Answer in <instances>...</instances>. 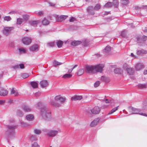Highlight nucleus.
Segmentation results:
<instances>
[{
	"label": "nucleus",
	"mask_w": 147,
	"mask_h": 147,
	"mask_svg": "<svg viewBox=\"0 0 147 147\" xmlns=\"http://www.w3.org/2000/svg\"><path fill=\"white\" fill-rule=\"evenodd\" d=\"M104 67L103 65L100 64L95 65H87L85 66V70L88 73L94 74L97 72H102Z\"/></svg>",
	"instance_id": "1"
},
{
	"label": "nucleus",
	"mask_w": 147,
	"mask_h": 147,
	"mask_svg": "<svg viewBox=\"0 0 147 147\" xmlns=\"http://www.w3.org/2000/svg\"><path fill=\"white\" fill-rule=\"evenodd\" d=\"M41 114L42 115L45 119L47 117H49L50 116V113L49 111L47 110V108H42L41 109Z\"/></svg>",
	"instance_id": "2"
},
{
	"label": "nucleus",
	"mask_w": 147,
	"mask_h": 147,
	"mask_svg": "<svg viewBox=\"0 0 147 147\" xmlns=\"http://www.w3.org/2000/svg\"><path fill=\"white\" fill-rule=\"evenodd\" d=\"M22 42L24 44L29 45L31 43L32 40L31 39L28 38L24 37L22 38Z\"/></svg>",
	"instance_id": "3"
},
{
	"label": "nucleus",
	"mask_w": 147,
	"mask_h": 147,
	"mask_svg": "<svg viewBox=\"0 0 147 147\" xmlns=\"http://www.w3.org/2000/svg\"><path fill=\"white\" fill-rule=\"evenodd\" d=\"M13 29V27H6L4 28L3 33L5 35H7L10 33L11 30Z\"/></svg>",
	"instance_id": "4"
},
{
	"label": "nucleus",
	"mask_w": 147,
	"mask_h": 147,
	"mask_svg": "<svg viewBox=\"0 0 147 147\" xmlns=\"http://www.w3.org/2000/svg\"><path fill=\"white\" fill-rule=\"evenodd\" d=\"M67 17V16L64 15H61L60 16H57L56 17V20L57 22H61L66 19Z\"/></svg>",
	"instance_id": "5"
},
{
	"label": "nucleus",
	"mask_w": 147,
	"mask_h": 147,
	"mask_svg": "<svg viewBox=\"0 0 147 147\" xmlns=\"http://www.w3.org/2000/svg\"><path fill=\"white\" fill-rule=\"evenodd\" d=\"M100 111V108L96 106L91 110V112L92 113L96 114H98Z\"/></svg>",
	"instance_id": "6"
},
{
	"label": "nucleus",
	"mask_w": 147,
	"mask_h": 147,
	"mask_svg": "<svg viewBox=\"0 0 147 147\" xmlns=\"http://www.w3.org/2000/svg\"><path fill=\"white\" fill-rule=\"evenodd\" d=\"M11 92L10 94L11 95H13L15 96H18L20 95L18 92L14 88L10 89Z\"/></svg>",
	"instance_id": "7"
},
{
	"label": "nucleus",
	"mask_w": 147,
	"mask_h": 147,
	"mask_svg": "<svg viewBox=\"0 0 147 147\" xmlns=\"http://www.w3.org/2000/svg\"><path fill=\"white\" fill-rule=\"evenodd\" d=\"M58 133V131H51L48 132L47 135L51 137H54Z\"/></svg>",
	"instance_id": "8"
},
{
	"label": "nucleus",
	"mask_w": 147,
	"mask_h": 147,
	"mask_svg": "<svg viewBox=\"0 0 147 147\" xmlns=\"http://www.w3.org/2000/svg\"><path fill=\"white\" fill-rule=\"evenodd\" d=\"M51 104L54 107H58L60 106L61 105L57 101L55 100L54 99L51 102Z\"/></svg>",
	"instance_id": "9"
},
{
	"label": "nucleus",
	"mask_w": 147,
	"mask_h": 147,
	"mask_svg": "<svg viewBox=\"0 0 147 147\" xmlns=\"http://www.w3.org/2000/svg\"><path fill=\"white\" fill-rule=\"evenodd\" d=\"M8 92L6 90L2 89L0 90V95L5 96L7 94Z\"/></svg>",
	"instance_id": "10"
},
{
	"label": "nucleus",
	"mask_w": 147,
	"mask_h": 147,
	"mask_svg": "<svg viewBox=\"0 0 147 147\" xmlns=\"http://www.w3.org/2000/svg\"><path fill=\"white\" fill-rule=\"evenodd\" d=\"M129 111L131 114H137L139 112V110L134 108H131L129 109Z\"/></svg>",
	"instance_id": "11"
},
{
	"label": "nucleus",
	"mask_w": 147,
	"mask_h": 147,
	"mask_svg": "<svg viewBox=\"0 0 147 147\" xmlns=\"http://www.w3.org/2000/svg\"><path fill=\"white\" fill-rule=\"evenodd\" d=\"M99 119H95L91 122L90 125L91 127H94L99 122Z\"/></svg>",
	"instance_id": "12"
},
{
	"label": "nucleus",
	"mask_w": 147,
	"mask_h": 147,
	"mask_svg": "<svg viewBox=\"0 0 147 147\" xmlns=\"http://www.w3.org/2000/svg\"><path fill=\"white\" fill-rule=\"evenodd\" d=\"M40 84L41 86L43 88L48 86V83L47 81L43 80L40 82Z\"/></svg>",
	"instance_id": "13"
},
{
	"label": "nucleus",
	"mask_w": 147,
	"mask_h": 147,
	"mask_svg": "<svg viewBox=\"0 0 147 147\" xmlns=\"http://www.w3.org/2000/svg\"><path fill=\"white\" fill-rule=\"evenodd\" d=\"M125 69L127 73L130 75H132L134 73V71L133 69L131 68L127 67Z\"/></svg>",
	"instance_id": "14"
},
{
	"label": "nucleus",
	"mask_w": 147,
	"mask_h": 147,
	"mask_svg": "<svg viewBox=\"0 0 147 147\" xmlns=\"http://www.w3.org/2000/svg\"><path fill=\"white\" fill-rule=\"evenodd\" d=\"M82 96H74L71 98L72 100H81L82 98Z\"/></svg>",
	"instance_id": "15"
},
{
	"label": "nucleus",
	"mask_w": 147,
	"mask_h": 147,
	"mask_svg": "<svg viewBox=\"0 0 147 147\" xmlns=\"http://www.w3.org/2000/svg\"><path fill=\"white\" fill-rule=\"evenodd\" d=\"M82 43L80 41H74L71 43V45L73 46H76Z\"/></svg>",
	"instance_id": "16"
},
{
	"label": "nucleus",
	"mask_w": 147,
	"mask_h": 147,
	"mask_svg": "<svg viewBox=\"0 0 147 147\" xmlns=\"http://www.w3.org/2000/svg\"><path fill=\"white\" fill-rule=\"evenodd\" d=\"M22 108L25 112H28L31 111V109L26 105L23 106L22 107Z\"/></svg>",
	"instance_id": "17"
},
{
	"label": "nucleus",
	"mask_w": 147,
	"mask_h": 147,
	"mask_svg": "<svg viewBox=\"0 0 147 147\" xmlns=\"http://www.w3.org/2000/svg\"><path fill=\"white\" fill-rule=\"evenodd\" d=\"M136 69L137 70H139L144 68V65L141 63H138L136 66Z\"/></svg>",
	"instance_id": "18"
},
{
	"label": "nucleus",
	"mask_w": 147,
	"mask_h": 147,
	"mask_svg": "<svg viewBox=\"0 0 147 147\" xmlns=\"http://www.w3.org/2000/svg\"><path fill=\"white\" fill-rule=\"evenodd\" d=\"M38 46L37 45H35L32 46L30 48V49L32 51H34L38 50Z\"/></svg>",
	"instance_id": "19"
},
{
	"label": "nucleus",
	"mask_w": 147,
	"mask_h": 147,
	"mask_svg": "<svg viewBox=\"0 0 147 147\" xmlns=\"http://www.w3.org/2000/svg\"><path fill=\"white\" fill-rule=\"evenodd\" d=\"M101 79L102 80L106 82H108L109 81V80L108 78L104 76H102Z\"/></svg>",
	"instance_id": "20"
},
{
	"label": "nucleus",
	"mask_w": 147,
	"mask_h": 147,
	"mask_svg": "<svg viewBox=\"0 0 147 147\" xmlns=\"http://www.w3.org/2000/svg\"><path fill=\"white\" fill-rule=\"evenodd\" d=\"M72 76V74H67L63 75L62 77V78L64 79H67L71 78Z\"/></svg>",
	"instance_id": "21"
},
{
	"label": "nucleus",
	"mask_w": 147,
	"mask_h": 147,
	"mask_svg": "<svg viewBox=\"0 0 147 147\" xmlns=\"http://www.w3.org/2000/svg\"><path fill=\"white\" fill-rule=\"evenodd\" d=\"M42 23L43 25H47L49 24V22L46 19L44 18L42 22Z\"/></svg>",
	"instance_id": "22"
},
{
	"label": "nucleus",
	"mask_w": 147,
	"mask_h": 147,
	"mask_svg": "<svg viewBox=\"0 0 147 147\" xmlns=\"http://www.w3.org/2000/svg\"><path fill=\"white\" fill-rule=\"evenodd\" d=\"M26 118L27 120L31 121L33 119L34 117L32 115L29 114L26 116Z\"/></svg>",
	"instance_id": "23"
},
{
	"label": "nucleus",
	"mask_w": 147,
	"mask_h": 147,
	"mask_svg": "<svg viewBox=\"0 0 147 147\" xmlns=\"http://www.w3.org/2000/svg\"><path fill=\"white\" fill-rule=\"evenodd\" d=\"M30 84L31 86L34 88H37L38 87V84L37 82H31L30 83Z\"/></svg>",
	"instance_id": "24"
},
{
	"label": "nucleus",
	"mask_w": 147,
	"mask_h": 147,
	"mask_svg": "<svg viewBox=\"0 0 147 147\" xmlns=\"http://www.w3.org/2000/svg\"><path fill=\"white\" fill-rule=\"evenodd\" d=\"M62 64V63H61L56 61H54L53 62V66L55 67L60 65Z\"/></svg>",
	"instance_id": "25"
},
{
	"label": "nucleus",
	"mask_w": 147,
	"mask_h": 147,
	"mask_svg": "<svg viewBox=\"0 0 147 147\" xmlns=\"http://www.w3.org/2000/svg\"><path fill=\"white\" fill-rule=\"evenodd\" d=\"M63 41H62L60 40H59L57 42L56 44H57V45L58 47L59 48H60L63 45Z\"/></svg>",
	"instance_id": "26"
},
{
	"label": "nucleus",
	"mask_w": 147,
	"mask_h": 147,
	"mask_svg": "<svg viewBox=\"0 0 147 147\" xmlns=\"http://www.w3.org/2000/svg\"><path fill=\"white\" fill-rule=\"evenodd\" d=\"M84 73V70L83 69H80L78 71L77 75L78 76H81Z\"/></svg>",
	"instance_id": "27"
},
{
	"label": "nucleus",
	"mask_w": 147,
	"mask_h": 147,
	"mask_svg": "<svg viewBox=\"0 0 147 147\" xmlns=\"http://www.w3.org/2000/svg\"><path fill=\"white\" fill-rule=\"evenodd\" d=\"M118 106L117 107L114 108L111 111L109 112V113H108V114L109 115H110V114H111L113 113L114 112H115L118 109Z\"/></svg>",
	"instance_id": "28"
},
{
	"label": "nucleus",
	"mask_w": 147,
	"mask_h": 147,
	"mask_svg": "<svg viewBox=\"0 0 147 147\" xmlns=\"http://www.w3.org/2000/svg\"><path fill=\"white\" fill-rule=\"evenodd\" d=\"M111 50V47L110 46H107L105 49H104V52L105 53H107L110 51Z\"/></svg>",
	"instance_id": "29"
},
{
	"label": "nucleus",
	"mask_w": 147,
	"mask_h": 147,
	"mask_svg": "<svg viewBox=\"0 0 147 147\" xmlns=\"http://www.w3.org/2000/svg\"><path fill=\"white\" fill-rule=\"evenodd\" d=\"M4 21H9L11 20V18L10 16H5L3 17Z\"/></svg>",
	"instance_id": "30"
},
{
	"label": "nucleus",
	"mask_w": 147,
	"mask_h": 147,
	"mask_svg": "<svg viewBox=\"0 0 147 147\" xmlns=\"http://www.w3.org/2000/svg\"><path fill=\"white\" fill-rule=\"evenodd\" d=\"M147 53V51L144 50H141V51H138L137 52L138 54H146Z\"/></svg>",
	"instance_id": "31"
},
{
	"label": "nucleus",
	"mask_w": 147,
	"mask_h": 147,
	"mask_svg": "<svg viewBox=\"0 0 147 147\" xmlns=\"http://www.w3.org/2000/svg\"><path fill=\"white\" fill-rule=\"evenodd\" d=\"M113 3L115 7H117L118 6L119 3L117 0H113Z\"/></svg>",
	"instance_id": "32"
},
{
	"label": "nucleus",
	"mask_w": 147,
	"mask_h": 147,
	"mask_svg": "<svg viewBox=\"0 0 147 147\" xmlns=\"http://www.w3.org/2000/svg\"><path fill=\"white\" fill-rule=\"evenodd\" d=\"M22 19L21 18H18L17 20V24H21L22 22Z\"/></svg>",
	"instance_id": "33"
},
{
	"label": "nucleus",
	"mask_w": 147,
	"mask_h": 147,
	"mask_svg": "<svg viewBox=\"0 0 147 147\" xmlns=\"http://www.w3.org/2000/svg\"><path fill=\"white\" fill-rule=\"evenodd\" d=\"M122 3L124 5H126L128 4L129 1L128 0H121Z\"/></svg>",
	"instance_id": "34"
},
{
	"label": "nucleus",
	"mask_w": 147,
	"mask_h": 147,
	"mask_svg": "<svg viewBox=\"0 0 147 147\" xmlns=\"http://www.w3.org/2000/svg\"><path fill=\"white\" fill-rule=\"evenodd\" d=\"M101 6L99 4H96V6H95L94 9L96 10H98L99 9H100V8Z\"/></svg>",
	"instance_id": "35"
},
{
	"label": "nucleus",
	"mask_w": 147,
	"mask_h": 147,
	"mask_svg": "<svg viewBox=\"0 0 147 147\" xmlns=\"http://www.w3.org/2000/svg\"><path fill=\"white\" fill-rule=\"evenodd\" d=\"M112 5V3L111 2H109L107 3L105 5L106 7H109Z\"/></svg>",
	"instance_id": "36"
},
{
	"label": "nucleus",
	"mask_w": 147,
	"mask_h": 147,
	"mask_svg": "<svg viewBox=\"0 0 147 147\" xmlns=\"http://www.w3.org/2000/svg\"><path fill=\"white\" fill-rule=\"evenodd\" d=\"M100 83L99 81H96V82H95L94 84V86L95 87H98L99 85H100Z\"/></svg>",
	"instance_id": "37"
},
{
	"label": "nucleus",
	"mask_w": 147,
	"mask_h": 147,
	"mask_svg": "<svg viewBox=\"0 0 147 147\" xmlns=\"http://www.w3.org/2000/svg\"><path fill=\"white\" fill-rule=\"evenodd\" d=\"M19 50L21 53H25L26 52V50L24 48H20Z\"/></svg>",
	"instance_id": "38"
},
{
	"label": "nucleus",
	"mask_w": 147,
	"mask_h": 147,
	"mask_svg": "<svg viewBox=\"0 0 147 147\" xmlns=\"http://www.w3.org/2000/svg\"><path fill=\"white\" fill-rule=\"evenodd\" d=\"M29 76V75L27 74H22V77L24 78H27Z\"/></svg>",
	"instance_id": "39"
},
{
	"label": "nucleus",
	"mask_w": 147,
	"mask_h": 147,
	"mask_svg": "<svg viewBox=\"0 0 147 147\" xmlns=\"http://www.w3.org/2000/svg\"><path fill=\"white\" fill-rule=\"evenodd\" d=\"M143 108L144 109H147V102H143Z\"/></svg>",
	"instance_id": "40"
},
{
	"label": "nucleus",
	"mask_w": 147,
	"mask_h": 147,
	"mask_svg": "<svg viewBox=\"0 0 147 147\" xmlns=\"http://www.w3.org/2000/svg\"><path fill=\"white\" fill-rule=\"evenodd\" d=\"M61 97V96L60 95H58L56 96L55 98L54 99L57 101H58L59 100L60 97Z\"/></svg>",
	"instance_id": "41"
},
{
	"label": "nucleus",
	"mask_w": 147,
	"mask_h": 147,
	"mask_svg": "<svg viewBox=\"0 0 147 147\" xmlns=\"http://www.w3.org/2000/svg\"><path fill=\"white\" fill-rule=\"evenodd\" d=\"M114 71L116 74H119L121 73V71L120 69L116 68L114 70Z\"/></svg>",
	"instance_id": "42"
},
{
	"label": "nucleus",
	"mask_w": 147,
	"mask_h": 147,
	"mask_svg": "<svg viewBox=\"0 0 147 147\" xmlns=\"http://www.w3.org/2000/svg\"><path fill=\"white\" fill-rule=\"evenodd\" d=\"M121 36L123 37H125L126 36V32L125 31H123L121 32Z\"/></svg>",
	"instance_id": "43"
},
{
	"label": "nucleus",
	"mask_w": 147,
	"mask_h": 147,
	"mask_svg": "<svg viewBox=\"0 0 147 147\" xmlns=\"http://www.w3.org/2000/svg\"><path fill=\"white\" fill-rule=\"evenodd\" d=\"M76 21V18L73 17L71 18L69 20V22H73Z\"/></svg>",
	"instance_id": "44"
},
{
	"label": "nucleus",
	"mask_w": 147,
	"mask_h": 147,
	"mask_svg": "<svg viewBox=\"0 0 147 147\" xmlns=\"http://www.w3.org/2000/svg\"><path fill=\"white\" fill-rule=\"evenodd\" d=\"M32 147H39V146L37 143L34 142L32 144Z\"/></svg>",
	"instance_id": "45"
},
{
	"label": "nucleus",
	"mask_w": 147,
	"mask_h": 147,
	"mask_svg": "<svg viewBox=\"0 0 147 147\" xmlns=\"http://www.w3.org/2000/svg\"><path fill=\"white\" fill-rule=\"evenodd\" d=\"M34 132L35 134H40L41 131L37 129H35L34 130Z\"/></svg>",
	"instance_id": "46"
},
{
	"label": "nucleus",
	"mask_w": 147,
	"mask_h": 147,
	"mask_svg": "<svg viewBox=\"0 0 147 147\" xmlns=\"http://www.w3.org/2000/svg\"><path fill=\"white\" fill-rule=\"evenodd\" d=\"M65 98H63V97H61L59 99L60 100V101L61 102H63L65 101Z\"/></svg>",
	"instance_id": "47"
},
{
	"label": "nucleus",
	"mask_w": 147,
	"mask_h": 147,
	"mask_svg": "<svg viewBox=\"0 0 147 147\" xmlns=\"http://www.w3.org/2000/svg\"><path fill=\"white\" fill-rule=\"evenodd\" d=\"M18 115L19 116H22L23 115V113H22L21 111H18L17 113Z\"/></svg>",
	"instance_id": "48"
},
{
	"label": "nucleus",
	"mask_w": 147,
	"mask_h": 147,
	"mask_svg": "<svg viewBox=\"0 0 147 147\" xmlns=\"http://www.w3.org/2000/svg\"><path fill=\"white\" fill-rule=\"evenodd\" d=\"M19 67L21 69H23L25 67V66H24V64L22 63L20 64H19Z\"/></svg>",
	"instance_id": "49"
},
{
	"label": "nucleus",
	"mask_w": 147,
	"mask_h": 147,
	"mask_svg": "<svg viewBox=\"0 0 147 147\" xmlns=\"http://www.w3.org/2000/svg\"><path fill=\"white\" fill-rule=\"evenodd\" d=\"M23 17L24 20H28V18L29 16L27 15H24L23 16Z\"/></svg>",
	"instance_id": "50"
},
{
	"label": "nucleus",
	"mask_w": 147,
	"mask_h": 147,
	"mask_svg": "<svg viewBox=\"0 0 147 147\" xmlns=\"http://www.w3.org/2000/svg\"><path fill=\"white\" fill-rule=\"evenodd\" d=\"M37 14H38V16H42L43 14V13L42 11H39L37 13Z\"/></svg>",
	"instance_id": "51"
},
{
	"label": "nucleus",
	"mask_w": 147,
	"mask_h": 147,
	"mask_svg": "<svg viewBox=\"0 0 147 147\" xmlns=\"http://www.w3.org/2000/svg\"><path fill=\"white\" fill-rule=\"evenodd\" d=\"M77 66V65H74L73 67L71 69H69L68 70V72H71Z\"/></svg>",
	"instance_id": "52"
},
{
	"label": "nucleus",
	"mask_w": 147,
	"mask_h": 147,
	"mask_svg": "<svg viewBox=\"0 0 147 147\" xmlns=\"http://www.w3.org/2000/svg\"><path fill=\"white\" fill-rule=\"evenodd\" d=\"M13 68L15 69H19V65H15L13 67Z\"/></svg>",
	"instance_id": "53"
},
{
	"label": "nucleus",
	"mask_w": 147,
	"mask_h": 147,
	"mask_svg": "<svg viewBox=\"0 0 147 147\" xmlns=\"http://www.w3.org/2000/svg\"><path fill=\"white\" fill-rule=\"evenodd\" d=\"M147 39V36H142V40L144 41L146 40Z\"/></svg>",
	"instance_id": "54"
},
{
	"label": "nucleus",
	"mask_w": 147,
	"mask_h": 147,
	"mask_svg": "<svg viewBox=\"0 0 147 147\" xmlns=\"http://www.w3.org/2000/svg\"><path fill=\"white\" fill-rule=\"evenodd\" d=\"M48 45L49 46H50L51 47H53L54 46V42H52L51 43H50L48 44Z\"/></svg>",
	"instance_id": "55"
},
{
	"label": "nucleus",
	"mask_w": 147,
	"mask_h": 147,
	"mask_svg": "<svg viewBox=\"0 0 147 147\" xmlns=\"http://www.w3.org/2000/svg\"><path fill=\"white\" fill-rule=\"evenodd\" d=\"M140 87H141L142 88H146V85H142V84L140 85Z\"/></svg>",
	"instance_id": "56"
},
{
	"label": "nucleus",
	"mask_w": 147,
	"mask_h": 147,
	"mask_svg": "<svg viewBox=\"0 0 147 147\" xmlns=\"http://www.w3.org/2000/svg\"><path fill=\"white\" fill-rule=\"evenodd\" d=\"M139 114L142 115L147 117V115H146V114L145 113H139Z\"/></svg>",
	"instance_id": "57"
},
{
	"label": "nucleus",
	"mask_w": 147,
	"mask_h": 147,
	"mask_svg": "<svg viewBox=\"0 0 147 147\" xmlns=\"http://www.w3.org/2000/svg\"><path fill=\"white\" fill-rule=\"evenodd\" d=\"M92 7L91 6H90L87 9V11L88 12H90V10H91V9H92Z\"/></svg>",
	"instance_id": "58"
},
{
	"label": "nucleus",
	"mask_w": 147,
	"mask_h": 147,
	"mask_svg": "<svg viewBox=\"0 0 147 147\" xmlns=\"http://www.w3.org/2000/svg\"><path fill=\"white\" fill-rule=\"evenodd\" d=\"M9 129L10 130V129H12V130H13V129H14V127H12V126H9Z\"/></svg>",
	"instance_id": "59"
},
{
	"label": "nucleus",
	"mask_w": 147,
	"mask_h": 147,
	"mask_svg": "<svg viewBox=\"0 0 147 147\" xmlns=\"http://www.w3.org/2000/svg\"><path fill=\"white\" fill-rule=\"evenodd\" d=\"M131 56L133 58H136V57L135 56V55H134V54L132 53H131Z\"/></svg>",
	"instance_id": "60"
},
{
	"label": "nucleus",
	"mask_w": 147,
	"mask_h": 147,
	"mask_svg": "<svg viewBox=\"0 0 147 147\" xmlns=\"http://www.w3.org/2000/svg\"><path fill=\"white\" fill-rule=\"evenodd\" d=\"M144 75L147 74V70H145L144 71Z\"/></svg>",
	"instance_id": "61"
},
{
	"label": "nucleus",
	"mask_w": 147,
	"mask_h": 147,
	"mask_svg": "<svg viewBox=\"0 0 147 147\" xmlns=\"http://www.w3.org/2000/svg\"><path fill=\"white\" fill-rule=\"evenodd\" d=\"M37 21H34L32 22V23L34 24H36L37 23Z\"/></svg>",
	"instance_id": "62"
},
{
	"label": "nucleus",
	"mask_w": 147,
	"mask_h": 147,
	"mask_svg": "<svg viewBox=\"0 0 147 147\" xmlns=\"http://www.w3.org/2000/svg\"><path fill=\"white\" fill-rule=\"evenodd\" d=\"M105 101L106 103H108L109 102L108 101V100L107 99H106Z\"/></svg>",
	"instance_id": "63"
},
{
	"label": "nucleus",
	"mask_w": 147,
	"mask_h": 147,
	"mask_svg": "<svg viewBox=\"0 0 147 147\" xmlns=\"http://www.w3.org/2000/svg\"><path fill=\"white\" fill-rule=\"evenodd\" d=\"M3 102V101L2 100H0V103H2Z\"/></svg>",
	"instance_id": "64"
}]
</instances>
